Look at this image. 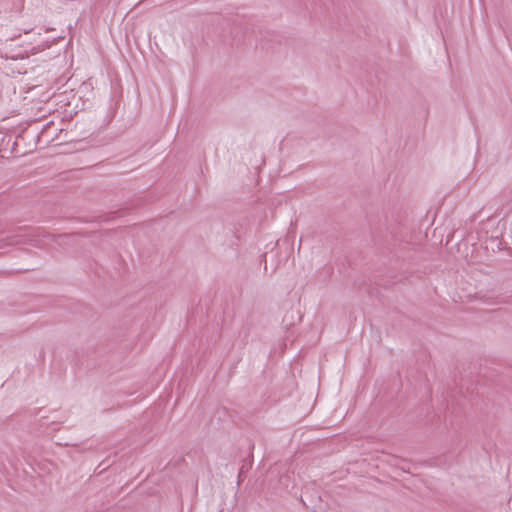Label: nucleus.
Returning <instances> with one entry per match:
<instances>
[{
    "label": "nucleus",
    "instance_id": "1",
    "mask_svg": "<svg viewBox=\"0 0 512 512\" xmlns=\"http://www.w3.org/2000/svg\"><path fill=\"white\" fill-rule=\"evenodd\" d=\"M54 122L50 121L48 122L42 130L37 133L38 141L45 140L46 143L55 142L58 139V134L62 133L64 131L63 128H56L53 130Z\"/></svg>",
    "mask_w": 512,
    "mask_h": 512
},
{
    "label": "nucleus",
    "instance_id": "2",
    "mask_svg": "<svg viewBox=\"0 0 512 512\" xmlns=\"http://www.w3.org/2000/svg\"><path fill=\"white\" fill-rule=\"evenodd\" d=\"M261 257L263 258L264 263H265V264H264V269H265V270H267L266 254H263Z\"/></svg>",
    "mask_w": 512,
    "mask_h": 512
},
{
    "label": "nucleus",
    "instance_id": "3",
    "mask_svg": "<svg viewBox=\"0 0 512 512\" xmlns=\"http://www.w3.org/2000/svg\"><path fill=\"white\" fill-rule=\"evenodd\" d=\"M283 479H288V475L282 476V477L280 478V481L282 482V481H283Z\"/></svg>",
    "mask_w": 512,
    "mask_h": 512
}]
</instances>
